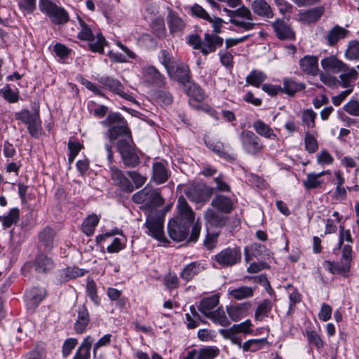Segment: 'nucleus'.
<instances>
[{"mask_svg":"<svg viewBox=\"0 0 359 359\" xmlns=\"http://www.w3.org/2000/svg\"><path fill=\"white\" fill-rule=\"evenodd\" d=\"M328 172L329 171L321 172L318 174L309 173L306 180L303 182L304 187L306 189H311L320 187L323 181L319 178Z\"/></svg>","mask_w":359,"mask_h":359,"instance_id":"nucleus-34","label":"nucleus"},{"mask_svg":"<svg viewBox=\"0 0 359 359\" xmlns=\"http://www.w3.org/2000/svg\"><path fill=\"white\" fill-rule=\"evenodd\" d=\"M224 11L229 16V22L236 27L242 28L245 31L252 30L256 24L254 21V15L249 8L242 6L236 10H229L226 8Z\"/></svg>","mask_w":359,"mask_h":359,"instance_id":"nucleus-3","label":"nucleus"},{"mask_svg":"<svg viewBox=\"0 0 359 359\" xmlns=\"http://www.w3.org/2000/svg\"><path fill=\"white\" fill-rule=\"evenodd\" d=\"M227 313L233 321L240 320L245 313V309L241 306H230L226 309Z\"/></svg>","mask_w":359,"mask_h":359,"instance_id":"nucleus-51","label":"nucleus"},{"mask_svg":"<svg viewBox=\"0 0 359 359\" xmlns=\"http://www.w3.org/2000/svg\"><path fill=\"white\" fill-rule=\"evenodd\" d=\"M20 210L17 208H12L8 214L2 218L3 225L9 228L13 224H16L19 219Z\"/></svg>","mask_w":359,"mask_h":359,"instance_id":"nucleus-46","label":"nucleus"},{"mask_svg":"<svg viewBox=\"0 0 359 359\" xmlns=\"http://www.w3.org/2000/svg\"><path fill=\"white\" fill-rule=\"evenodd\" d=\"M169 178L168 170L161 162H156L153 164L152 179L157 184H163Z\"/></svg>","mask_w":359,"mask_h":359,"instance_id":"nucleus-28","label":"nucleus"},{"mask_svg":"<svg viewBox=\"0 0 359 359\" xmlns=\"http://www.w3.org/2000/svg\"><path fill=\"white\" fill-rule=\"evenodd\" d=\"M208 147L220 157L226 159L230 158V155L225 151L223 143L220 142L210 143Z\"/></svg>","mask_w":359,"mask_h":359,"instance_id":"nucleus-55","label":"nucleus"},{"mask_svg":"<svg viewBox=\"0 0 359 359\" xmlns=\"http://www.w3.org/2000/svg\"><path fill=\"white\" fill-rule=\"evenodd\" d=\"M201 269L200 264L191 262L187 264L180 273V277L186 281L191 280Z\"/></svg>","mask_w":359,"mask_h":359,"instance_id":"nucleus-33","label":"nucleus"},{"mask_svg":"<svg viewBox=\"0 0 359 359\" xmlns=\"http://www.w3.org/2000/svg\"><path fill=\"white\" fill-rule=\"evenodd\" d=\"M78 344L77 339L74 338L67 339L62 346V355L64 357H67L72 352V351L75 348L76 344Z\"/></svg>","mask_w":359,"mask_h":359,"instance_id":"nucleus-62","label":"nucleus"},{"mask_svg":"<svg viewBox=\"0 0 359 359\" xmlns=\"http://www.w3.org/2000/svg\"><path fill=\"white\" fill-rule=\"evenodd\" d=\"M191 14L197 18H202L205 20H210V15L208 12L200 5L194 4L191 8Z\"/></svg>","mask_w":359,"mask_h":359,"instance_id":"nucleus-58","label":"nucleus"},{"mask_svg":"<svg viewBox=\"0 0 359 359\" xmlns=\"http://www.w3.org/2000/svg\"><path fill=\"white\" fill-rule=\"evenodd\" d=\"M219 302V297L217 294L203 298L200 302L198 309L207 317L214 311L213 309L218 305Z\"/></svg>","mask_w":359,"mask_h":359,"instance_id":"nucleus-26","label":"nucleus"},{"mask_svg":"<svg viewBox=\"0 0 359 359\" xmlns=\"http://www.w3.org/2000/svg\"><path fill=\"white\" fill-rule=\"evenodd\" d=\"M167 23L170 34L173 35L182 32L186 27L184 20L172 11H170L167 16Z\"/></svg>","mask_w":359,"mask_h":359,"instance_id":"nucleus-23","label":"nucleus"},{"mask_svg":"<svg viewBox=\"0 0 359 359\" xmlns=\"http://www.w3.org/2000/svg\"><path fill=\"white\" fill-rule=\"evenodd\" d=\"M55 231L48 228H45L39 234V239L41 244L43 246L44 250L50 251L54 245Z\"/></svg>","mask_w":359,"mask_h":359,"instance_id":"nucleus-29","label":"nucleus"},{"mask_svg":"<svg viewBox=\"0 0 359 359\" xmlns=\"http://www.w3.org/2000/svg\"><path fill=\"white\" fill-rule=\"evenodd\" d=\"M207 318L210 319L215 323L219 324L223 327H226L230 325V322L228 320L225 312L222 308H218L217 309L215 310L209 316H208Z\"/></svg>","mask_w":359,"mask_h":359,"instance_id":"nucleus-35","label":"nucleus"},{"mask_svg":"<svg viewBox=\"0 0 359 359\" xmlns=\"http://www.w3.org/2000/svg\"><path fill=\"white\" fill-rule=\"evenodd\" d=\"M341 72H342L339 76L341 85L344 88L351 87V83L354 82L358 77L357 71L354 68H351L346 65V67Z\"/></svg>","mask_w":359,"mask_h":359,"instance_id":"nucleus-30","label":"nucleus"},{"mask_svg":"<svg viewBox=\"0 0 359 359\" xmlns=\"http://www.w3.org/2000/svg\"><path fill=\"white\" fill-rule=\"evenodd\" d=\"M217 355V348L208 347L201 348L197 352L196 359H213Z\"/></svg>","mask_w":359,"mask_h":359,"instance_id":"nucleus-56","label":"nucleus"},{"mask_svg":"<svg viewBox=\"0 0 359 359\" xmlns=\"http://www.w3.org/2000/svg\"><path fill=\"white\" fill-rule=\"evenodd\" d=\"M105 43V39L101 34L97 35V38L95 37L89 41V48L93 52H98L102 53L104 52V46Z\"/></svg>","mask_w":359,"mask_h":359,"instance_id":"nucleus-48","label":"nucleus"},{"mask_svg":"<svg viewBox=\"0 0 359 359\" xmlns=\"http://www.w3.org/2000/svg\"><path fill=\"white\" fill-rule=\"evenodd\" d=\"M305 148L309 153H314L318 149V142L315 137L309 132L305 133Z\"/></svg>","mask_w":359,"mask_h":359,"instance_id":"nucleus-54","label":"nucleus"},{"mask_svg":"<svg viewBox=\"0 0 359 359\" xmlns=\"http://www.w3.org/2000/svg\"><path fill=\"white\" fill-rule=\"evenodd\" d=\"M82 27L81 32L78 34V37L81 40L91 41L94 37L90 28L82 20L80 21Z\"/></svg>","mask_w":359,"mask_h":359,"instance_id":"nucleus-59","label":"nucleus"},{"mask_svg":"<svg viewBox=\"0 0 359 359\" xmlns=\"http://www.w3.org/2000/svg\"><path fill=\"white\" fill-rule=\"evenodd\" d=\"M320 65L326 72L339 73L346 67V64L339 60L335 55H330L321 60Z\"/></svg>","mask_w":359,"mask_h":359,"instance_id":"nucleus-19","label":"nucleus"},{"mask_svg":"<svg viewBox=\"0 0 359 359\" xmlns=\"http://www.w3.org/2000/svg\"><path fill=\"white\" fill-rule=\"evenodd\" d=\"M147 233L156 239L163 241L165 238L163 234V218L159 215H149L145 222Z\"/></svg>","mask_w":359,"mask_h":359,"instance_id":"nucleus-12","label":"nucleus"},{"mask_svg":"<svg viewBox=\"0 0 359 359\" xmlns=\"http://www.w3.org/2000/svg\"><path fill=\"white\" fill-rule=\"evenodd\" d=\"M252 325L250 320H248L243 323L238 325H233L229 330H221L219 332L223 336L229 335L233 332H243L247 333L250 331V327Z\"/></svg>","mask_w":359,"mask_h":359,"instance_id":"nucleus-39","label":"nucleus"},{"mask_svg":"<svg viewBox=\"0 0 359 359\" xmlns=\"http://www.w3.org/2000/svg\"><path fill=\"white\" fill-rule=\"evenodd\" d=\"M345 55L346 58L349 60H359V42L357 41H351Z\"/></svg>","mask_w":359,"mask_h":359,"instance_id":"nucleus-50","label":"nucleus"},{"mask_svg":"<svg viewBox=\"0 0 359 359\" xmlns=\"http://www.w3.org/2000/svg\"><path fill=\"white\" fill-rule=\"evenodd\" d=\"M243 149L250 155H256L263 149L259 137L250 130H243L240 135Z\"/></svg>","mask_w":359,"mask_h":359,"instance_id":"nucleus-9","label":"nucleus"},{"mask_svg":"<svg viewBox=\"0 0 359 359\" xmlns=\"http://www.w3.org/2000/svg\"><path fill=\"white\" fill-rule=\"evenodd\" d=\"M215 261L223 267L232 266L241 260V251L238 248H228L215 255Z\"/></svg>","mask_w":359,"mask_h":359,"instance_id":"nucleus-10","label":"nucleus"},{"mask_svg":"<svg viewBox=\"0 0 359 359\" xmlns=\"http://www.w3.org/2000/svg\"><path fill=\"white\" fill-rule=\"evenodd\" d=\"M348 31L344 28L336 25L328 31L326 35L327 43L330 46L335 45L340 39L345 38Z\"/></svg>","mask_w":359,"mask_h":359,"instance_id":"nucleus-27","label":"nucleus"},{"mask_svg":"<svg viewBox=\"0 0 359 359\" xmlns=\"http://www.w3.org/2000/svg\"><path fill=\"white\" fill-rule=\"evenodd\" d=\"M304 88V84L298 83L292 79H286L283 81V87L282 88L281 93H285L288 95L292 96Z\"/></svg>","mask_w":359,"mask_h":359,"instance_id":"nucleus-37","label":"nucleus"},{"mask_svg":"<svg viewBox=\"0 0 359 359\" xmlns=\"http://www.w3.org/2000/svg\"><path fill=\"white\" fill-rule=\"evenodd\" d=\"M272 309V303L269 299H264L257 306L255 317L257 320H262L267 317Z\"/></svg>","mask_w":359,"mask_h":359,"instance_id":"nucleus-36","label":"nucleus"},{"mask_svg":"<svg viewBox=\"0 0 359 359\" xmlns=\"http://www.w3.org/2000/svg\"><path fill=\"white\" fill-rule=\"evenodd\" d=\"M253 128L256 133L266 138L275 139L276 135L272 128L261 120H257L253 123Z\"/></svg>","mask_w":359,"mask_h":359,"instance_id":"nucleus-32","label":"nucleus"},{"mask_svg":"<svg viewBox=\"0 0 359 359\" xmlns=\"http://www.w3.org/2000/svg\"><path fill=\"white\" fill-rule=\"evenodd\" d=\"M344 109L352 116H359V102L351 100L344 106Z\"/></svg>","mask_w":359,"mask_h":359,"instance_id":"nucleus-57","label":"nucleus"},{"mask_svg":"<svg viewBox=\"0 0 359 359\" xmlns=\"http://www.w3.org/2000/svg\"><path fill=\"white\" fill-rule=\"evenodd\" d=\"M351 247L348 245H345L342 250L341 263H332L329 261L326 262V264H327L329 270L332 273H341L348 272L351 267Z\"/></svg>","mask_w":359,"mask_h":359,"instance_id":"nucleus-11","label":"nucleus"},{"mask_svg":"<svg viewBox=\"0 0 359 359\" xmlns=\"http://www.w3.org/2000/svg\"><path fill=\"white\" fill-rule=\"evenodd\" d=\"M77 311L78 318L74 323V330L77 334H81L86 330L89 323V313L83 305L79 306Z\"/></svg>","mask_w":359,"mask_h":359,"instance_id":"nucleus-24","label":"nucleus"},{"mask_svg":"<svg viewBox=\"0 0 359 359\" xmlns=\"http://www.w3.org/2000/svg\"><path fill=\"white\" fill-rule=\"evenodd\" d=\"M46 351L43 346H36L25 355V359H44Z\"/></svg>","mask_w":359,"mask_h":359,"instance_id":"nucleus-53","label":"nucleus"},{"mask_svg":"<svg viewBox=\"0 0 359 359\" xmlns=\"http://www.w3.org/2000/svg\"><path fill=\"white\" fill-rule=\"evenodd\" d=\"M319 76L320 81L329 87H334L339 83L336 76L327 73L321 72Z\"/></svg>","mask_w":359,"mask_h":359,"instance_id":"nucleus-60","label":"nucleus"},{"mask_svg":"<svg viewBox=\"0 0 359 359\" xmlns=\"http://www.w3.org/2000/svg\"><path fill=\"white\" fill-rule=\"evenodd\" d=\"M115 184L118 186L121 190L128 193H131L134 189L133 184L126 176L118 180Z\"/></svg>","mask_w":359,"mask_h":359,"instance_id":"nucleus-64","label":"nucleus"},{"mask_svg":"<svg viewBox=\"0 0 359 359\" xmlns=\"http://www.w3.org/2000/svg\"><path fill=\"white\" fill-rule=\"evenodd\" d=\"M177 215L171 219L168 225L170 237L176 241H181L187 238L191 226V236L188 242H196L200 234L201 225L197 221L194 223L195 213L183 196L177 201Z\"/></svg>","mask_w":359,"mask_h":359,"instance_id":"nucleus-1","label":"nucleus"},{"mask_svg":"<svg viewBox=\"0 0 359 359\" xmlns=\"http://www.w3.org/2000/svg\"><path fill=\"white\" fill-rule=\"evenodd\" d=\"M132 199L134 203L142 205L140 207L142 210L155 208L163 203V200L159 193L147 187L135 194Z\"/></svg>","mask_w":359,"mask_h":359,"instance_id":"nucleus-4","label":"nucleus"},{"mask_svg":"<svg viewBox=\"0 0 359 359\" xmlns=\"http://www.w3.org/2000/svg\"><path fill=\"white\" fill-rule=\"evenodd\" d=\"M161 62L171 79L185 85L190 81V71L187 65L177 62L165 50H161Z\"/></svg>","mask_w":359,"mask_h":359,"instance_id":"nucleus-2","label":"nucleus"},{"mask_svg":"<svg viewBox=\"0 0 359 359\" xmlns=\"http://www.w3.org/2000/svg\"><path fill=\"white\" fill-rule=\"evenodd\" d=\"M224 39L215 34L205 33L203 42L201 53L207 55L215 52L217 48L223 45Z\"/></svg>","mask_w":359,"mask_h":359,"instance_id":"nucleus-16","label":"nucleus"},{"mask_svg":"<svg viewBox=\"0 0 359 359\" xmlns=\"http://www.w3.org/2000/svg\"><path fill=\"white\" fill-rule=\"evenodd\" d=\"M142 75L144 81L149 84L161 87L165 83V76L154 66L144 67Z\"/></svg>","mask_w":359,"mask_h":359,"instance_id":"nucleus-15","label":"nucleus"},{"mask_svg":"<svg viewBox=\"0 0 359 359\" xmlns=\"http://www.w3.org/2000/svg\"><path fill=\"white\" fill-rule=\"evenodd\" d=\"M128 175L131 178L136 188L142 187L147 180V177L136 171H128Z\"/></svg>","mask_w":359,"mask_h":359,"instance_id":"nucleus-61","label":"nucleus"},{"mask_svg":"<svg viewBox=\"0 0 359 359\" xmlns=\"http://www.w3.org/2000/svg\"><path fill=\"white\" fill-rule=\"evenodd\" d=\"M93 342V339L88 336L84 339L80 346L76 351L73 359H90L91 346Z\"/></svg>","mask_w":359,"mask_h":359,"instance_id":"nucleus-31","label":"nucleus"},{"mask_svg":"<svg viewBox=\"0 0 359 359\" xmlns=\"http://www.w3.org/2000/svg\"><path fill=\"white\" fill-rule=\"evenodd\" d=\"M99 83L126 100H133V97L130 94L124 92L123 86L118 80L109 76H102L99 79Z\"/></svg>","mask_w":359,"mask_h":359,"instance_id":"nucleus-13","label":"nucleus"},{"mask_svg":"<svg viewBox=\"0 0 359 359\" xmlns=\"http://www.w3.org/2000/svg\"><path fill=\"white\" fill-rule=\"evenodd\" d=\"M39 109H36L34 113L31 112L27 109H23L19 112L15 114V118L17 120L21 121L25 124L27 125L29 123L32 121L36 117L39 116Z\"/></svg>","mask_w":359,"mask_h":359,"instance_id":"nucleus-42","label":"nucleus"},{"mask_svg":"<svg viewBox=\"0 0 359 359\" xmlns=\"http://www.w3.org/2000/svg\"><path fill=\"white\" fill-rule=\"evenodd\" d=\"M187 94L196 100L201 101L205 98L203 90L195 83L191 84L187 90Z\"/></svg>","mask_w":359,"mask_h":359,"instance_id":"nucleus-52","label":"nucleus"},{"mask_svg":"<svg viewBox=\"0 0 359 359\" xmlns=\"http://www.w3.org/2000/svg\"><path fill=\"white\" fill-rule=\"evenodd\" d=\"M39 8L55 24H64L69 20L68 14L64 8L48 0H40Z\"/></svg>","mask_w":359,"mask_h":359,"instance_id":"nucleus-8","label":"nucleus"},{"mask_svg":"<svg viewBox=\"0 0 359 359\" xmlns=\"http://www.w3.org/2000/svg\"><path fill=\"white\" fill-rule=\"evenodd\" d=\"M274 3L280 14L289 20L293 11L294 6L286 0H274Z\"/></svg>","mask_w":359,"mask_h":359,"instance_id":"nucleus-44","label":"nucleus"},{"mask_svg":"<svg viewBox=\"0 0 359 359\" xmlns=\"http://www.w3.org/2000/svg\"><path fill=\"white\" fill-rule=\"evenodd\" d=\"M99 218L96 215H89L82 224V231L87 236H91L98 224Z\"/></svg>","mask_w":359,"mask_h":359,"instance_id":"nucleus-38","label":"nucleus"},{"mask_svg":"<svg viewBox=\"0 0 359 359\" xmlns=\"http://www.w3.org/2000/svg\"><path fill=\"white\" fill-rule=\"evenodd\" d=\"M153 33L158 37H163L165 35V27L164 20L161 18H156L151 24Z\"/></svg>","mask_w":359,"mask_h":359,"instance_id":"nucleus-47","label":"nucleus"},{"mask_svg":"<svg viewBox=\"0 0 359 359\" xmlns=\"http://www.w3.org/2000/svg\"><path fill=\"white\" fill-rule=\"evenodd\" d=\"M306 337L310 343L313 344L317 348H320L323 346V342L319 335L314 331L306 332Z\"/></svg>","mask_w":359,"mask_h":359,"instance_id":"nucleus-63","label":"nucleus"},{"mask_svg":"<svg viewBox=\"0 0 359 359\" xmlns=\"http://www.w3.org/2000/svg\"><path fill=\"white\" fill-rule=\"evenodd\" d=\"M118 151L121 156L123 163L127 167L134 168L140 163V158L133 140H118L116 144Z\"/></svg>","mask_w":359,"mask_h":359,"instance_id":"nucleus-6","label":"nucleus"},{"mask_svg":"<svg viewBox=\"0 0 359 359\" xmlns=\"http://www.w3.org/2000/svg\"><path fill=\"white\" fill-rule=\"evenodd\" d=\"M204 217L207 224L217 228L224 226L228 219L226 216L210 208L205 211Z\"/></svg>","mask_w":359,"mask_h":359,"instance_id":"nucleus-21","label":"nucleus"},{"mask_svg":"<svg viewBox=\"0 0 359 359\" xmlns=\"http://www.w3.org/2000/svg\"><path fill=\"white\" fill-rule=\"evenodd\" d=\"M301 69L306 74L310 75H317L318 69V58L314 55H305L299 60Z\"/></svg>","mask_w":359,"mask_h":359,"instance_id":"nucleus-18","label":"nucleus"},{"mask_svg":"<svg viewBox=\"0 0 359 359\" xmlns=\"http://www.w3.org/2000/svg\"><path fill=\"white\" fill-rule=\"evenodd\" d=\"M46 296V291L43 288L33 287L29 292V299L32 304L38 305Z\"/></svg>","mask_w":359,"mask_h":359,"instance_id":"nucleus-49","label":"nucleus"},{"mask_svg":"<svg viewBox=\"0 0 359 359\" xmlns=\"http://www.w3.org/2000/svg\"><path fill=\"white\" fill-rule=\"evenodd\" d=\"M317 114L313 109H305L302 112V121L304 126H306L308 129L314 128L316 126L315 120Z\"/></svg>","mask_w":359,"mask_h":359,"instance_id":"nucleus-40","label":"nucleus"},{"mask_svg":"<svg viewBox=\"0 0 359 359\" xmlns=\"http://www.w3.org/2000/svg\"><path fill=\"white\" fill-rule=\"evenodd\" d=\"M325 11L323 6H318L305 11L299 14V20L304 24H311L316 22Z\"/></svg>","mask_w":359,"mask_h":359,"instance_id":"nucleus-22","label":"nucleus"},{"mask_svg":"<svg viewBox=\"0 0 359 359\" xmlns=\"http://www.w3.org/2000/svg\"><path fill=\"white\" fill-rule=\"evenodd\" d=\"M276 36L280 40H294L295 32L291 26L283 20L278 19L271 25Z\"/></svg>","mask_w":359,"mask_h":359,"instance_id":"nucleus-14","label":"nucleus"},{"mask_svg":"<svg viewBox=\"0 0 359 359\" xmlns=\"http://www.w3.org/2000/svg\"><path fill=\"white\" fill-rule=\"evenodd\" d=\"M185 194L192 202L204 203L213 194V189L203 183L192 184L185 190Z\"/></svg>","mask_w":359,"mask_h":359,"instance_id":"nucleus-7","label":"nucleus"},{"mask_svg":"<svg viewBox=\"0 0 359 359\" xmlns=\"http://www.w3.org/2000/svg\"><path fill=\"white\" fill-rule=\"evenodd\" d=\"M106 121H108L109 124H114L108 130L110 141L112 142L117 139L128 140L132 139L126 120L118 114H109Z\"/></svg>","mask_w":359,"mask_h":359,"instance_id":"nucleus-5","label":"nucleus"},{"mask_svg":"<svg viewBox=\"0 0 359 359\" xmlns=\"http://www.w3.org/2000/svg\"><path fill=\"white\" fill-rule=\"evenodd\" d=\"M229 294L236 299L241 300L252 297L253 295V290L252 287L243 286L231 290Z\"/></svg>","mask_w":359,"mask_h":359,"instance_id":"nucleus-43","label":"nucleus"},{"mask_svg":"<svg viewBox=\"0 0 359 359\" xmlns=\"http://www.w3.org/2000/svg\"><path fill=\"white\" fill-rule=\"evenodd\" d=\"M211 205L223 213H229L233 210V202L227 196H216L211 202Z\"/></svg>","mask_w":359,"mask_h":359,"instance_id":"nucleus-25","label":"nucleus"},{"mask_svg":"<svg viewBox=\"0 0 359 359\" xmlns=\"http://www.w3.org/2000/svg\"><path fill=\"white\" fill-rule=\"evenodd\" d=\"M266 79V76L262 72L252 70L246 77V81L253 86L259 87Z\"/></svg>","mask_w":359,"mask_h":359,"instance_id":"nucleus-41","label":"nucleus"},{"mask_svg":"<svg viewBox=\"0 0 359 359\" xmlns=\"http://www.w3.org/2000/svg\"><path fill=\"white\" fill-rule=\"evenodd\" d=\"M55 266L52 258L44 254L38 255L33 262L34 270L39 273H47Z\"/></svg>","mask_w":359,"mask_h":359,"instance_id":"nucleus-17","label":"nucleus"},{"mask_svg":"<svg viewBox=\"0 0 359 359\" xmlns=\"http://www.w3.org/2000/svg\"><path fill=\"white\" fill-rule=\"evenodd\" d=\"M251 8L253 13L259 17L272 18L274 15L271 6L266 0H253Z\"/></svg>","mask_w":359,"mask_h":359,"instance_id":"nucleus-20","label":"nucleus"},{"mask_svg":"<svg viewBox=\"0 0 359 359\" xmlns=\"http://www.w3.org/2000/svg\"><path fill=\"white\" fill-rule=\"evenodd\" d=\"M27 130L30 135L34 138H39L42 133L41 121L40 116L36 117L32 121L29 123Z\"/></svg>","mask_w":359,"mask_h":359,"instance_id":"nucleus-45","label":"nucleus"}]
</instances>
